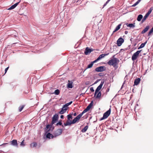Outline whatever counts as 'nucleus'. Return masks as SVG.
<instances>
[{
    "label": "nucleus",
    "mask_w": 153,
    "mask_h": 153,
    "mask_svg": "<svg viewBox=\"0 0 153 153\" xmlns=\"http://www.w3.org/2000/svg\"><path fill=\"white\" fill-rule=\"evenodd\" d=\"M120 62L118 59L114 58L110 60L108 63L110 65H112L116 68H118L117 65Z\"/></svg>",
    "instance_id": "nucleus-1"
},
{
    "label": "nucleus",
    "mask_w": 153,
    "mask_h": 153,
    "mask_svg": "<svg viewBox=\"0 0 153 153\" xmlns=\"http://www.w3.org/2000/svg\"><path fill=\"white\" fill-rule=\"evenodd\" d=\"M141 51V50L138 51L134 53L131 57L132 60L133 61H134L136 59Z\"/></svg>",
    "instance_id": "nucleus-2"
},
{
    "label": "nucleus",
    "mask_w": 153,
    "mask_h": 153,
    "mask_svg": "<svg viewBox=\"0 0 153 153\" xmlns=\"http://www.w3.org/2000/svg\"><path fill=\"white\" fill-rule=\"evenodd\" d=\"M104 82H101L100 84V85L97 87V89H96L95 94H94V96H96V94L98 93V92L102 88V86L103 84L104 83Z\"/></svg>",
    "instance_id": "nucleus-3"
},
{
    "label": "nucleus",
    "mask_w": 153,
    "mask_h": 153,
    "mask_svg": "<svg viewBox=\"0 0 153 153\" xmlns=\"http://www.w3.org/2000/svg\"><path fill=\"white\" fill-rule=\"evenodd\" d=\"M62 132V129H59L57 130L54 133V135L55 137L59 136L61 134Z\"/></svg>",
    "instance_id": "nucleus-4"
},
{
    "label": "nucleus",
    "mask_w": 153,
    "mask_h": 153,
    "mask_svg": "<svg viewBox=\"0 0 153 153\" xmlns=\"http://www.w3.org/2000/svg\"><path fill=\"white\" fill-rule=\"evenodd\" d=\"M124 42V39L122 37H120L117 41V44L118 46H120Z\"/></svg>",
    "instance_id": "nucleus-5"
},
{
    "label": "nucleus",
    "mask_w": 153,
    "mask_h": 153,
    "mask_svg": "<svg viewBox=\"0 0 153 153\" xmlns=\"http://www.w3.org/2000/svg\"><path fill=\"white\" fill-rule=\"evenodd\" d=\"M93 49H92L89 48L88 47L86 48L84 53L85 55H87L89 54L91 52L93 51Z\"/></svg>",
    "instance_id": "nucleus-6"
},
{
    "label": "nucleus",
    "mask_w": 153,
    "mask_h": 153,
    "mask_svg": "<svg viewBox=\"0 0 153 153\" xmlns=\"http://www.w3.org/2000/svg\"><path fill=\"white\" fill-rule=\"evenodd\" d=\"M58 116L57 114H55L54 115L52 118V124L55 123L56 121L58 120Z\"/></svg>",
    "instance_id": "nucleus-7"
},
{
    "label": "nucleus",
    "mask_w": 153,
    "mask_h": 153,
    "mask_svg": "<svg viewBox=\"0 0 153 153\" xmlns=\"http://www.w3.org/2000/svg\"><path fill=\"white\" fill-rule=\"evenodd\" d=\"M105 56V54H102L100 55L97 58V59L95 60L94 61L96 62H97V61L100 60L102 58H104Z\"/></svg>",
    "instance_id": "nucleus-8"
},
{
    "label": "nucleus",
    "mask_w": 153,
    "mask_h": 153,
    "mask_svg": "<svg viewBox=\"0 0 153 153\" xmlns=\"http://www.w3.org/2000/svg\"><path fill=\"white\" fill-rule=\"evenodd\" d=\"M95 70L97 72H101L104 70V67L102 66L97 68Z\"/></svg>",
    "instance_id": "nucleus-9"
},
{
    "label": "nucleus",
    "mask_w": 153,
    "mask_h": 153,
    "mask_svg": "<svg viewBox=\"0 0 153 153\" xmlns=\"http://www.w3.org/2000/svg\"><path fill=\"white\" fill-rule=\"evenodd\" d=\"M11 144L14 146H15L16 147H18V144L17 143V141L16 140H13L11 142Z\"/></svg>",
    "instance_id": "nucleus-10"
},
{
    "label": "nucleus",
    "mask_w": 153,
    "mask_h": 153,
    "mask_svg": "<svg viewBox=\"0 0 153 153\" xmlns=\"http://www.w3.org/2000/svg\"><path fill=\"white\" fill-rule=\"evenodd\" d=\"M67 110V109L66 108H65V107L63 106L61 110L59 112V113L60 114H63Z\"/></svg>",
    "instance_id": "nucleus-11"
},
{
    "label": "nucleus",
    "mask_w": 153,
    "mask_h": 153,
    "mask_svg": "<svg viewBox=\"0 0 153 153\" xmlns=\"http://www.w3.org/2000/svg\"><path fill=\"white\" fill-rule=\"evenodd\" d=\"M20 2V1H19V2L15 3L13 5H12L8 9V10H11L13 9L17 6V5L19 4V3Z\"/></svg>",
    "instance_id": "nucleus-12"
},
{
    "label": "nucleus",
    "mask_w": 153,
    "mask_h": 153,
    "mask_svg": "<svg viewBox=\"0 0 153 153\" xmlns=\"http://www.w3.org/2000/svg\"><path fill=\"white\" fill-rule=\"evenodd\" d=\"M140 79L139 78H138L135 79L134 82V85H138L140 82Z\"/></svg>",
    "instance_id": "nucleus-13"
},
{
    "label": "nucleus",
    "mask_w": 153,
    "mask_h": 153,
    "mask_svg": "<svg viewBox=\"0 0 153 153\" xmlns=\"http://www.w3.org/2000/svg\"><path fill=\"white\" fill-rule=\"evenodd\" d=\"M68 82L67 84L68 88H73V82L71 81H70L69 80L68 81Z\"/></svg>",
    "instance_id": "nucleus-14"
},
{
    "label": "nucleus",
    "mask_w": 153,
    "mask_h": 153,
    "mask_svg": "<svg viewBox=\"0 0 153 153\" xmlns=\"http://www.w3.org/2000/svg\"><path fill=\"white\" fill-rule=\"evenodd\" d=\"M111 112V108H109V110L106 112V118L108 117L110 115Z\"/></svg>",
    "instance_id": "nucleus-15"
},
{
    "label": "nucleus",
    "mask_w": 153,
    "mask_h": 153,
    "mask_svg": "<svg viewBox=\"0 0 153 153\" xmlns=\"http://www.w3.org/2000/svg\"><path fill=\"white\" fill-rule=\"evenodd\" d=\"M54 137H55L52 134H50V133H48L46 135L47 138L49 139H50L51 137L52 138Z\"/></svg>",
    "instance_id": "nucleus-16"
},
{
    "label": "nucleus",
    "mask_w": 153,
    "mask_h": 153,
    "mask_svg": "<svg viewBox=\"0 0 153 153\" xmlns=\"http://www.w3.org/2000/svg\"><path fill=\"white\" fill-rule=\"evenodd\" d=\"M149 29V26H147L146 28L142 31L141 33L143 34L146 32Z\"/></svg>",
    "instance_id": "nucleus-17"
},
{
    "label": "nucleus",
    "mask_w": 153,
    "mask_h": 153,
    "mask_svg": "<svg viewBox=\"0 0 153 153\" xmlns=\"http://www.w3.org/2000/svg\"><path fill=\"white\" fill-rule=\"evenodd\" d=\"M127 26L128 27H130V28H134L135 27V23L134 24H128V23H127L126 24Z\"/></svg>",
    "instance_id": "nucleus-18"
},
{
    "label": "nucleus",
    "mask_w": 153,
    "mask_h": 153,
    "mask_svg": "<svg viewBox=\"0 0 153 153\" xmlns=\"http://www.w3.org/2000/svg\"><path fill=\"white\" fill-rule=\"evenodd\" d=\"M121 26V25L120 24H119L115 28L114 30L113 31V33L118 30L120 28Z\"/></svg>",
    "instance_id": "nucleus-19"
},
{
    "label": "nucleus",
    "mask_w": 153,
    "mask_h": 153,
    "mask_svg": "<svg viewBox=\"0 0 153 153\" xmlns=\"http://www.w3.org/2000/svg\"><path fill=\"white\" fill-rule=\"evenodd\" d=\"M149 15H148V14H146L144 16L143 18L142 19L141 22L142 23H143L144 21L146 19L147 17Z\"/></svg>",
    "instance_id": "nucleus-20"
},
{
    "label": "nucleus",
    "mask_w": 153,
    "mask_h": 153,
    "mask_svg": "<svg viewBox=\"0 0 153 153\" xmlns=\"http://www.w3.org/2000/svg\"><path fill=\"white\" fill-rule=\"evenodd\" d=\"M71 124H72V123L71 121L70 122L68 121L66 123H64V125L65 126H67L71 125Z\"/></svg>",
    "instance_id": "nucleus-21"
},
{
    "label": "nucleus",
    "mask_w": 153,
    "mask_h": 153,
    "mask_svg": "<svg viewBox=\"0 0 153 153\" xmlns=\"http://www.w3.org/2000/svg\"><path fill=\"white\" fill-rule=\"evenodd\" d=\"M88 128V126H86L83 129H82L81 131L82 132L84 133L85 132Z\"/></svg>",
    "instance_id": "nucleus-22"
},
{
    "label": "nucleus",
    "mask_w": 153,
    "mask_h": 153,
    "mask_svg": "<svg viewBox=\"0 0 153 153\" xmlns=\"http://www.w3.org/2000/svg\"><path fill=\"white\" fill-rule=\"evenodd\" d=\"M143 16L141 14L139 15L137 18V19L138 21H140L143 18Z\"/></svg>",
    "instance_id": "nucleus-23"
},
{
    "label": "nucleus",
    "mask_w": 153,
    "mask_h": 153,
    "mask_svg": "<svg viewBox=\"0 0 153 153\" xmlns=\"http://www.w3.org/2000/svg\"><path fill=\"white\" fill-rule=\"evenodd\" d=\"M147 43V41L146 42L144 43H143L141 44L140 46L138 48V49H139L140 48H143L145 46V45Z\"/></svg>",
    "instance_id": "nucleus-24"
},
{
    "label": "nucleus",
    "mask_w": 153,
    "mask_h": 153,
    "mask_svg": "<svg viewBox=\"0 0 153 153\" xmlns=\"http://www.w3.org/2000/svg\"><path fill=\"white\" fill-rule=\"evenodd\" d=\"M96 62H95V61H94L91 62L90 64L88 65L87 68H91L92 66L93 65L94 63Z\"/></svg>",
    "instance_id": "nucleus-25"
},
{
    "label": "nucleus",
    "mask_w": 153,
    "mask_h": 153,
    "mask_svg": "<svg viewBox=\"0 0 153 153\" xmlns=\"http://www.w3.org/2000/svg\"><path fill=\"white\" fill-rule=\"evenodd\" d=\"M82 116L81 115V114H79L74 119H75V120H76L77 121H78Z\"/></svg>",
    "instance_id": "nucleus-26"
},
{
    "label": "nucleus",
    "mask_w": 153,
    "mask_h": 153,
    "mask_svg": "<svg viewBox=\"0 0 153 153\" xmlns=\"http://www.w3.org/2000/svg\"><path fill=\"white\" fill-rule=\"evenodd\" d=\"M37 145L36 143H33L31 144L30 146L31 147H35Z\"/></svg>",
    "instance_id": "nucleus-27"
},
{
    "label": "nucleus",
    "mask_w": 153,
    "mask_h": 153,
    "mask_svg": "<svg viewBox=\"0 0 153 153\" xmlns=\"http://www.w3.org/2000/svg\"><path fill=\"white\" fill-rule=\"evenodd\" d=\"M140 0H138L134 4L131 6L134 7L137 5L140 2Z\"/></svg>",
    "instance_id": "nucleus-28"
},
{
    "label": "nucleus",
    "mask_w": 153,
    "mask_h": 153,
    "mask_svg": "<svg viewBox=\"0 0 153 153\" xmlns=\"http://www.w3.org/2000/svg\"><path fill=\"white\" fill-rule=\"evenodd\" d=\"M59 91L58 89H56L55 91L53 94H55L58 95L59 94Z\"/></svg>",
    "instance_id": "nucleus-29"
},
{
    "label": "nucleus",
    "mask_w": 153,
    "mask_h": 153,
    "mask_svg": "<svg viewBox=\"0 0 153 153\" xmlns=\"http://www.w3.org/2000/svg\"><path fill=\"white\" fill-rule=\"evenodd\" d=\"M89 110H88L86 108V109H84L83 111L82 112V113H80V114H81V115L82 116L83 114L85 113L88 111Z\"/></svg>",
    "instance_id": "nucleus-30"
},
{
    "label": "nucleus",
    "mask_w": 153,
    "mask_h": 153,
    "mask_svg": "<svg viewBox=\"0 0 153 153\" xmlns=\"http://www.w3.org/2000/svg\"><path fill=\"white\" fill-rule=\"evenodd\" d=\"M153 9V8L152 7L148 11V12L146 14H148V15H149L151 13Z\"/></svg>",
    "instance_id": "nucleus-31"
},
{
    "label": "nucleus",
    "mask_w": 153,
    "mask_h": 153,
    "mask_svg": "<svg viewBox=\"0 0 153 153\" xmlns=\"http://www.w3.org/2000/svg\"><path fill=\"white\" fill-rule=\"evenodd\" d=\"M92 102H91L89 105L86 107V108L88 110H89L92 106Z\"/></svg>",
    "instance_id": "nucleus-32"
},
{
    "label": "nucleus",
    "mask_w": 153,
    "mask_h": 153,
    "mask_svg": "<svg viewBox=\"0 0 153 153\" xmlns=\"http://www.w3.org/2000/svg\"><path fill=\"white\" fill-rule=\"evenodd\" d=\"M153 32V27L151 29V30L149 31L148 34V36H150L151 34Z\"/></svg>",
    "instance_id": "nucleus-33"
},
{
    "label": "nucleus",
    "mask_w": 153,
    "mask_h": 153,
    "mask_svg": "<svg viewBox=\"0 0 153 153\" xmlns=\"http://www.w3.org/2000/svg\"><path fill=\"white\" fill-rule=\"evenodd\" d=\"M67 119L68 120H70V119H72V117L71 116V114H68L67 115Z\"/></svg>",
    "instance_id": "nucleus-34"
},
{
    "label": "nucleus",
    "mask_w": 153,
    "mask_h": 153,
    "mask_svg": "<svg viewBox=\"0 0 153 153\" xmlns=\"http://www.w3.org/2000/svg\"><path fill=\"white\" fill-rule=\"evenodd\" d=\"M97 94L96 97L97 98H99L100 97L101 95V94L100 92H98Z\"/></svg>",
    "instance_id": "nucleus-35"
},
{
    "label": "nucleus",
    "mask_w": 153,
    "mask_h": 153,
    "mask_svg": "<svg viewBox=\"0 0 153 153\" xmlns=\"http://www.w3.org/2000/svg\"><path fill=\"white\" fill-rule=\"evenodd\" d=\"M24 107V106L23 105L19 107V111L20 112L23 109V108Z\"/></svg>",
    "instance_id": "nucleus-36"
},
{
    "label": "nucleus",
    "mask_w": 153,
    "mask_h": 153,
    "mask_svg": "<svg viewBox=\"0 0 153 153\" xmlns=\"http://www.w3.org/2000/svg\"><path fill=\"white\" fill-rule=\"evenodd\" d=\"M105 119V113L103 114V117L100 119V120H102Z\"/></svg>",
    "instance_id": "nucleus-37"
},
{
    "label": "nucleus",
    "mask_w": 153,
    "mask_h": 153,
    "mask_svg": "<svg viewBox=\"0 0 153 153\" xmlns=\"http://www.w3.org/2000/svg\"><path fill=\"white\" fill-rule=\"evenodd\" d=\"M24 140H23L21 143V144H20V146H25V145L24 143Z\"/></svg>",
    "instance_id": "nucleus-38"
},
{
    "label": "nucleus",
    "mask_w": 153,
    "mask_h": 153,
    "mask_svg": "<svg viewBox=\"0 0 153 153\" xmlns=\"http://www.w3.org/2000/svg\"><path fill=\"white\" fill-rule=\"evenodd\" d=\"M72 122V124L75 123L76 122H77V121L74 118Z\"/></svg>",
    "instance_id": "nucleus-39"
},
{
    "label": "nucleus",
    "mask_w": 153,
    "mask_h": 153,
    "mask_svg": "<svg viewBox=\"0 0 153 153\" xmlns=\"http://www.w3.org/2000/svg\"><path fill=\"white\" fill-rule=\"evenodd\" d=\"M69 105H68V103H66L65 104V105H63V106L64 107H65V108H67V109L68 108V107H67L69 106Z\"/></svg>",
    "instance_id": "nucleus-40"
},
{
    "label": "nucleus",
    "mask_w": 153,
    "mask_h": 153,
    "mask_svg": "<svg viewBox=\"0 0 153 153\" xmlns=\"http://www.w3.org/2000/svg\"><path fill=\"white\" fill-rule=\"evenodd\" d=\"M51 126L50 125H47L46 127V130L48 129Z\"/></svg>",
    "instance_id": "nucleus-41"
},
{
    "label": "nucleus",
    "mask_w": 153,
    "mask_h": 153,
    "mask_svg": "<svg viewBox=\"0 0 153 153\" xmlns=\"http://www.w3.org/2000/svg\"><path fill=\"white\" fill-rule=\"evenodd\" d=\"M62 123L60 122H59L58 123H57L56 124V125H62Z\"/></svg>",
    "instance_id": "nucleus-42"
},
{
    "label": "nucleus",
    "mask_w": 153,
    "mask_h": 153,
    "mask_svg": "<svg viewBox=\"0 0 153 153\" xmlns=\"http://www.w3.org/2000/svg\"><path fill=\"white\" fill-rule=\"evenodd\" d=\"M90 90L91 92H94V90L93 88V87H91L90 88Z\"/></svg>",
    "instance_id": "nucleus-43"
},
{
    "label": "nucleus",
    "mask_w": 153,
    "mask_h": 153,
    "mask_svg": "<svg viewBox=\"0 0 153 153\" xmlns=\"http://www.w3.org/2000/svg\"><path fill=\"white\" fill-rule=\"evenodd\" d=\"M9 68V67H8L7 68H5V73H6L7 72V71L8 70Z\"/></svg>",
    "instance_id": "nucleus-44"
},
{
    "label": "nucleus",
    "mask_w": 153,
    "mask_h": 153,
    "mask_svg": "<svg viewBox=\"0 0 153 153\" xmlns=\"http://www.w3.org/2000/svg\"><path fill=\"white\" fill-rule=\"evenodd\" d=\"M72 103V101H71L70 102L68 103V105H71Z\"/></svg>",
    "instance_id": "nucleus-45"
},
{
    "label": "nucleus",
    "mask_w": 153,
    "mask_h": 153,
    "mask_svg": "<svg viewBox=\"0 0 153 153\" xmlns=\"http://www.w3.org/2000/svg\"><path fill=\"white\" fill-rule=\"evenodd\" d=\"M99 75L100 76H103V74H102V73H100L99 74Z\"/></svg>",
    "instance_id": "nucleus-46"
},
{
    "label": "nucleus",
    "mask_w": 153,
    "mask_h": 153,
    "mask_svg": "<svg viewBox=\"0 0 153 153\" xmlns=\"http://www.w3.org/2000/svg\"><path fill=\"white\" fill-rule=\"evenodd\" d=\"M60 118L61 119H63L64 118V116L63 115H61L60 116Z\"/></svg>",
    "instance_id": "nucleus-47"
},
{
    "label": "nucleus",
    "mask_w": 153,
    "mask_h": 153,
    "mask_svg": "<svg viewBox=\"0 0 153 153\" xmlns=\"http://www.w3.org/2000/svg\"><path fill=\"white\" fill-rule=\"evenodd\" d=\"M111 0H108L106 2V5Z\"/></svg>",
    "instance_id": "nucleus-48"
},
{
    "label": "nucleus",
    "mask_w": 153,
    "mask_h": 153,
    "mask_svg": "<svg viewBox=\"0 0 153 153\" xmlns=\"http://www.w3.org/2000/svg\"><path fill=\"white\" fill-rule=\"evenodd\" d=\"M109 88H107V90H106V91L107 92H108V91H109Z\"/></svg>",
    "instance_id": "nucleus-49"
},
{
    "label": "nucleus",
    "mask_w": 153,
    "mask_h": 153,
    "mask_svg": "<svg viewBox=\"0 0 153 153\" xmlns=\"http://www.w3.org/2000/svg\"><path fill=\"white\" fill-rule=\"evenodd\" d=\"M128 33V32L127 31H125V34H127Z\"/></svg>",
    "instance_id": "nucleus-50"
},
{
    "label": "nucleus",
    "mask_w": 153,
    "mask_h": 153,
    "mask_svg": "<svg viewBox=\"0 0 153 153\" xmlns=\"http://www.w3.org/2000/svg\"><path fill=\"white\" fill-rule=\"evenodd\" d=\"M107 85H108V86L109 87H110L111 85L109 83H108Z\"/></svg>",
    "instance_id": "nucleus-51"
},
{
    "label": "nucleus",
    "mask_w": 153,
    "mask_h": 153,
    "mask_svg": "<svg viewBox=\"0 0 153 153\" xmlns=\"http://www.w3.org/2000/svg\"><path fill=\"white\" fill-rule=\"evenodd\" d=\"M76 113H74V116H76Z\"/></svg>",
    "instance_id": "nucleus-52"
},
{
    "label": "nucleus",
    "mask_w": 153,
    "mask_h": 153,
    "mask_svg": "<svg viewBox=\"0 0 153 153\" xmlns=\"http://www.w3.org/2000/svg\"><path fill=\"white\" fill-rule=\"evenodd\" d=\"M107 128H109V129H110L111 128L109 127L108 126H107Z\"/></svg>",
    "instance_id": "nucleus-53"
},
{
    "label": "nucleus",
    "mask_w": 153,
    "mask_h": 153,
    "mask_svg": "<svg viewBox=\"0 0 153 153\" xmlns=\"http://www.w3.org/2000/svg\"><path fill=\"white\" fill-rule=\"evenodd\" d=\"M105 6V4H104V5H103V7H104Z\"/></svg>",
    "instance_id": "nucleus-54"
},
{
    "label": "nucleus",
    "mask_w": 153,
    "mask_h": 153,
    "mask_svg": "<svg viewBox=\"0 0 153 153\" xmlns=\"http://www.w3.org/2000/svg\"><path fill=\"white\" fill-rule=\"evenodd\" d=\"M64 126H64V125H62V126L63 127H64Z\"/></svg>",
    "instance_id": "nucleus-55"
},
{
    "label": "nucleus",
    "mask_w": 153,
    "mask_h": 153,
    "mask_svg": "<svg viewBox=\"0 0 153 153\" xmlns=\"http://www.w3.org/2000/svg\"><path fill=\"white\" fill-rule=\"evenodd\" d=\"M108 54H106V53L105 55H106H106H108Z\"/></svg>",
    "instance_id": "nucleus-56"
},
{
    "label": "nucleus",
    "mask_w": 153,
    "mask_h": 153,
    "mask_svg": "<svg viewBox=\"0 0 153 153\" xmlns=\"http://www.w3.org/2000/svg\"><path fill=\"white\" fill-rule=\"evenodd\" d=\"M7 144V143H5L4 144Z\"/></svg>",
    "instance_id": "nucleus-57"
},
{
    "label": "nucleus",
    "mask_w": 153,
    "mask_h": 153,
    "mask_svg": "<svg viewBox=\"0 0 153 153\" xmlns=\"http://www.w3.org/2000/svg\"><path fill=\"white\" fill-rule=\"evenodd\" d=\"M49 131V130H48L47 131Z\"/></svg>",
    "instance_id": "nucleus-58"
},
{
    "label": "nucleus",
    "mask_w": 153,
    "mask_h": 153,
    "mask_svg": "<svg viewBox=\"0 0 153 153\" xmlns=\"http://www.w3.org/2000/svg\"><path fill=\"white\" fill-rule=\"evenodd\" d=\"M141 0H140V1H141Z\"/></svg>",
    "instance_id": "nucleus-59"
}]
</instances>
